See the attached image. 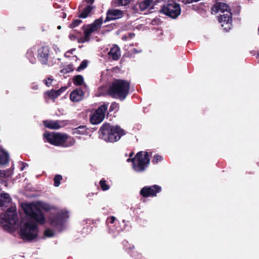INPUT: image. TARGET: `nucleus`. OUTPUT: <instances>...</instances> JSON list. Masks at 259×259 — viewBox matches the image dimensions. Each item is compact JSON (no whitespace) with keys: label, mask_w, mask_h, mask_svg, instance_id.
<instances>
[{"label":"nucleus","mask_w":259,"mask_h":259,"mask_svg":"<svg viewBox=\"0 0 259 259\" xmlns=\"http://www.w3.org/2000/svg\"><path fill=\"white\" fill-rule=\"evenodd\" d=\"M12 202L9 194H0V208L4 209L9 207L7 211L0 215V224L6 231L10 232L18 227V219L15 206H10Z\"/></svg>","instance_id":"obj_1"},{"label":"nucleus","mask_w":259,"mask_h":259,"mask_svg":"<svg viewBox=\"0 0 259 259\" xmlns=\"http://www.w3.org/2000/svg\"><path fill=\"white\" fill-rule=\"evenodd\" d=\"M53 208V207L49 203L41 201L24 205L25 214L30 217L40 224H44L46 222V218L41 210L48 211Z\"/></svg>","instance_id":"obj_2"},{"label":"nucleus","mask_w":259,"mask_h":259,"mask_svg":"<svg viewBox=\"0 0 259 259\" xmlns=\"http://www.w3.org/2000/svg\"><path fill=\"white\" fill-rule=\"evenodd\" d=\"M212 14L220 13L218 21L225 31H229L232 26V16L228 5L224 3H217L211 8Z\"/></svg>","instance_id":"obj_3"},{"label":"nucleus","mask_w":259,"mask_h":259,"mask_svg":"<svg viewBox=\"0 0 259 259\" xmlns=\"http://www.w3.org/2000/svg\"><path fill=\"white\" fill-rule=\"evenodd\" d=\"M26 217L21 220L20 235L23 240L30 241L37 236L38 229L33 219L26 215Z\"/></svg>","instance_id":"obj_4"},{"label":"nucleus","mask_w":259,"mask_h":259,"mask_svg":"<svg viewBox=\"0 0 259 259\" xmlns=\"http://www.w3.org/2000/svg\"><path fill=\"white\" fill-rule=\"evenodd\" d=\"M125 132L118 126L103 124L99 130L100 138L107 142L114 143L120 140L125 135Z\"/></svg>","instance_id":"obj_5"},{"label":"nucleus","mask_w":259,"mask_h":259,"mask_svg":"<svg viewBox=\"0 0 259 259\" xmlns=\"http://www.w3.org/2000/svg\"><path fill=\"white\" fill-rule=\"evenodd\" d=\"M130 83L124 80L117 79L110 85L108 93L114 98L124 100L128 94Z\"/></svg>","instance_id":"obj_6"},{"label":"nucleus","mask_w":259,"mask_h":259,"mask_svg":"<svg viewBox=\"0 0 259 259\" xmlns=\"http://www.w3.org/2000/svg\"><path fill=\"white\" fill-rule=\"evenodd\" d=\"M69 218L68 211L62 210L56 214H52L49 218L51 226L56 231L62 232L66 229Z\"/></svg>","instance_id":"obj_7"},{"label":"nucleus","mask_w":259,"mask_h":259,"mask_svg":"<svg viewBox=\"0 0 259 259\" xmlns=\"http://www.w3.org/2000/svg\"><path fill=\"white\" fill-rule=\"evenodd\" d=\"M159 11L172 19L177 18L181 12L180 6L174 0H168L166 2L162 3L159 5Z\"/></svg>","instance_id":"obj_8"},{"label":"nucleus","mask_w":259,"mask_h":259,"mask_svg":"<svg viewBox=\"0 0 259 259\" xmlns=\"http://www.w3.org/2000/svg\"><path fill=\"white\" fill-rule=\"evenodd\" d=\"M127 161L133 162V167L137 172L144 171L149 165L150 155L147 152H138L134 158H128Z\"/></svg>","instance_id":"obj_9"},{"label":"nucleus","mask_w":259,"mask_h":259,"mask_svg":"<svg viewBox=\"0 0 259 259\" xmlns=\"http://www.w3.org/2000/svg\"><path fill=\"white\" fill-rule=\"evenodd\" d=\"M103 23V18L102 17L96 19L93 23L83 27L84 36L79 38L78 42L79 43H84L88 42L90 40V36L92 33L99 30Z\"/></svg>","instance_id":"obj_10"},{"label":"nucleus","mask_w":259,"mask_h":259,"mask_svg":"<svg viewBox=\"0 0 259 259\" xmlns=\"http://www.w3.org/2000/svg\"><path fill=\"white\" fill-rule=\"evenodd\" d=\"M44 137L47 142L55 146L62 145L67 140V136L60 133H45Z\"/></svg>","instance_id":"obj_11"},{"label":"nucleus","mask_w":259,"mask_h":259,"mask_svg":"<svg viewBox=\"0 0 259 259\" xmlns=\"http://www.w3.org/2000/svg\"><path fill=\"white\" fill-rule=\"evenodd\" d=\"M108 103H104L96 110L90 118L92 124H97L103 120L108 107Z\"/></svg>","instance_id":"obj_12"},{"label":"nucleus","mask_w":259,"mask_h":259,"mask_svg":"<svg viewBox=\"0 0 259 259\" xmlns=\"http://www.w3.org/2000/svg\"><path fill=\"white\" fill-rule=\"evenodd\" d=\"M161 188L160 186L154 185L151 186H145L141 189L140 194L143 197H155L157 194L160 192Z\"/></svg>","instance_id":"obj_13"},{"label":"nucleus","mask_w":259,"mask_h":259,"mask_svg":"<svg viewBox=\"0 0 259 259\" xmlns=\"http://www.w3.org/2000/svg\"><path fill=\"white\" fill-rule=\"evenodd\" d=\"M119 222L114 216L108 217L106 220V224L108 228L109 232L114 236L117 235L122 229L118 225Z\"/></svg>","instance_id":"obj_14"},{"label":"nucleus","mask_w":259,"mask_h":259,"mask_svg":"<svg viewBox=\"0 0 259 259\" xmlns=\"http://www.w3.org/2000/svg\"><path fill=\"white\" fill-rule=\"evenodd\" d=\"M162 3V0H144L139 4L140 10L142 11L147 9L149 10H158L157 6H159V3Z\"/></svg>","instance_id":"obj_15"},{"label":"nucleus","mask_w":259,"mask_h":259,"mask_svg":"<svg viewBox=\"0 0 259 259\" xmlns=\"http://www.w3.org/2000/svg\"><path fill=\"white\" fill-rule=\"evenodd\" d=\"M37 58L43 65H47L49 57V49L47 47H42L37 50Z\"/></svg>","instance_id":"obj_16"},{"label":"nucleus","mask_w":259,"mask_h":259,"mask_svg":"<svg viewBox=\"0 0 259 259\" xmlns=\"http://www.w3.org/2000/svg\"><path fill=\"white\" fill-rule=\"evenodd\" d=\"M122 17V12L117 9L109 10L107 13V16L104 21L105 22L107 21L117 19Z\"/></svg>","instance_id":"obj_17"},{"label":"nucleus","mask_w":259,"mask_h":259,"mask_svg":"<svg viewBox=\"0 0 259 259\" xmlns=\"http://www.w3.org/2000/svg\"><path fill=\"white\" fill-rule=\"evenodd\" d=\"M84 95L83 91L80 89L73 90L70 95V99L73 102H79L81 100Z\"/></svg>","instance_id":"obj_18"},{"label":"nucleus","mask_w":259,"mask_h":259,"mask_svg":"<svg viewBox=\"0 0 259 259\" xmlns=\"http://www.w3.org/2000/svg\"><path fill=\"white\" fill-rule=\"evenodd\" d=\"M125 249L135 259H144L141 253L135 250V246L132 244L124 245Z\"/></svg>","instance_id":"obj_19"},{"label":"nucleus","mask_w":259,"mask_h":259,"mask_svg":"<svg viewBox=\"0 0 259 259\" xmlns=\"http://www.w3.org/2000/svg\"><path fill=\"white\" fill-rule=\"evenodd\" d=\"M94 7L91 5H88L82 9H80L78 17L80 18H86L90 16L92 11L93 10Z\"/></svg>","instance_id":"obj_20"},{"label":"nucleus","mask_w":259,"mask_h":259,"mask_svg":"<svg viewBox=\"0 0 259 259\" xmlns=\"http://www.w3.org/2000/svg\"><path fill=\"white\" fill-rule=\"evenodd\" d=\"M108 55L114 60H118L120 56V48L117 46L114 45L108 52Z\"/></svg>","instance_id":"obj_21"},{"label":"nucleus","mask_w":259,"mask_h":259,"mask_svg":"<svg viewBox=\"0 0 259 259\" xmlns=\"http://www.w3.org/2000/svg\"><path fill=\"white\" fill-rule=\"evenodd\" d=\"M44 123L46 127L51 129L58 130L61 127L60 122L58 121L46 120L44 121Z\"/></svg>","instance_id":"obj_22"},{"label":"nucleus","mask_w":259,"mask_h":259,"mask_svg":"<svg viewBox=\"0 0 259 259\" xmlns=\"http://www.w3.org/2000/svg\"><path fill=\"white\" fill-rule=\"evenodd\" d=\"M35 53L36 49L35 48H31L27 51L26 53L27 58L32 64H35L36 62V59L35 57Z\"/></svg>","instance_id":"obj_23"},{"label":"nucleus","mask_w":259,"mask_h":259,"mask_svg":"<svg viewBox=\"0 0 259 259\" xmlns=\"http://www.w3.org/2000/svg\"><path fill=\"white\" fill-rule=\"evenodd\" d=\"M9 159L8 153L0 148V165L7 164L9 161Z\"/></svg>","instance_id":"obj_24"},{"label":"nucleus","mask_w":259,"mask_h":259,"mask_svg":"<svg viewBox=\"0 0 259 259\" xmlns=\"http://www.w3.org/2000/svg\"><path fill=\"white\" fill-rule=\"evenodd\" d=\"M47 96L49 98L54 100L58 96H59V91H57L52 90L51 91H48L45 93V96L46 98Z\"/></svg>","instance_id":"obj_25"},{"label":"nucleus","mask_w":259,"mask_h":259,"mask_svg":"<svg viewBox=\"0 0 259 259\" xmlns=\"http://www.w3.org/2000/svg\"><path fill=\"white\" fill-rule=\"evenodd\" d=\"M73 82L74 85L79 86L83 84L84 79L82 75H77L73 77Z\"/></svg>","instance_id":"obj_26"},{"label":"nucleus","mask_w":259,"mask_h":259,"mask_svg":"<svg viewBox=\"0 0 259 259\" xmlns=\"http://www.w3.org/2000/svg\"><path fill=\"white\" fill-rule=\"evenodd\" d=\"M74 68L73 65L70 64L64 66V68L61 70L60 72L63 74H67L72 72Z\"/></svg>","instance_id":"obj_27"},{"label":"nucleus","mask_w":259,"mask_h":259,"mask_svg":"<svg viewBox=\"0 0 259 259\" xmlns=\"http://www.w3.org/2000/svg\"><path fill=\"white\" fill-rule=\"evenodd\" d=\"M74 134L84 135L87 132V128L84 126H80L74 130Z\"/></svg>","instance_id":"obj_28"},{"label":"nucleus","mask_w":259,"mask_h":259,"mask_svg":"<svg viewBox=\"0 0 259 259\" xmlns=\"http://www.w3.org/2000/svg\"><path fill=\"white\" fill-rule=\"evenodd\" d=\"M62 180V176L60 175H57L54 178V185L57 187L60 185V181Z\"/></svg>","instance_id":"obj_29"},{"label":"nucleus","mask_w":259,"mask_h":259,"mask_svg":"<svg viewBox=\"0 0 259 259\" xmlns=\"http://www.w3.org/2000/svg\"><path fill=\"white\" fill-rule=\"evenodd\" d=\"M100 185L103 191H107L109 189V186L106 183V181L102 179L100 181Z\"/></svg>","instance_id":"obj_30"},{"label":"nucleus","mask_w":259,"mask_h":259,"mask_svg":"<svg viewBox=\"0 0 259 259\" xmlns=\"http://www.w3.org/2000/svg\"><path fill=\"white\" fill-rule=\"evenodd\" d=\"M44 235L47 237H52L54 236L55 232L51 229H47L44 232Z\"/></svg>","instance_id":"obj_31"},{"label":"nucleus","mask_w":259,"mask_h":259,"mask_svg":"<svg viewBox=\"0 0 259 259\" xmlns=\"http://www.w3.org/2000/svg\"><path fill=\"white\" fill-rule=\"evenodd\" d=\"M88 64V62L87 60L82 61L80 65L78 67L77 71H80L81 70H83L87 67Z\"/></svg>","instance_id":"obj_32"},{"label":"nucleus","mask_w":259,"mask_h":259,"mask_svg":"<svg viewBox=\"0 0 259 259\" xmlns=\"http://www.w3.org/2000/svg\"><path fill=\"white\" fill-rule=\"evenodd\" d=\"M54 80V78L52 76H49L47 77L46 79H45L43 80V82L47 86V87H50L52 84V82Z\"/></svg>","instance_id":"obj_33"},{"label":"nucleus","mask_w":259,"mask_h":259,"mask_svg":"<svg viewBox=\"0 0 259 259\" xmlns=\"http://www.w3.org/2000/svg\"><path fill=\"white\" fill-rule=\"evenodd\" d=\"M82 21L80 19H75L73 21V22L69 25V28L73 29L77 26H78L81 23Z\"/></svg>","instance_id":"obj_34"},{"label":"nucleus","mask_w":259,"mask_h":259,"mask_svg":"<svg viewBox=\"0 0 259 259\" xmlns=\"http://www.w3.org/2000/svg\"><path fill=\"white\" fill-rule=\"evenodd\" d=\"M162 157L160 155H159L158 154H155L154 156L153 160H152V162L153 163H158L159 161H161L162 160Z\"/></svg>","instance_id":"obj_35"},{"label":"nucleus","mask_w":259,"mask_h":259,"mask_svg":"<svg viewBox=\"0 0 259 259\" xmlns=\"http://www.w3.org/2000/svg\"><path fill=\"white\" fill-rule=\"evenodd\" d=\"M118 5L120 6H127L130 2L131 0H117Z\"/></svg>","instance_id":"obj_36"},{"label":"nucleus","mask_w":259,"mask_h":259,"mask_svg":"<svg viewBox=\"0 0 259 259\" xmlns=\"http://www.w3.org/2000/svg\"><path fill=\"white\" fill-rule=\"evenodd\" d=\"M118 107V104L116 102H113L110 105L109 111L110 112L113 111L115 109H116Z\"/></svg>","instance_id":"obj_37"},{"label":"nucleus","mask_w":259,"mask_h":259,"mask_svg":"<svg viewBox=\"0 0 259 259\" xmlns=\"http://www.w3.org/2000/svg\"><path fill=\"white\" fill-rule=\"evenodd\" d=\"M30 88L33 90H37L38 89V85L35 82H33L30 85Z\"/></svg>","instance_id":"obj_38"},{"label":"nucleus","mask_w":259,"mask_h":259,"mask_svg":"<svg viewBox=\"0 0 259 259\" xmlns=\"http://www.w3.org/2000/svg\"><path fill=\"white\" fill-rule=\"evenodd\" d=\"M74 30L69 34V38L71 40H75L76 39V36L74 35Z\"/></svg>","instance_id":"obj_39"},{"label":"nucleus","mask_w":259,"mask_h":259,"mask_svg":"<svg viewBox=\"0 0 259 259\" xmlns=\"http://www.w3.org/2000/svg\"><path fill=\"white\" fill-rule=\"evenodd\" d=\"M67 88L66 87H63V88H61V89H60L59 90H57V91H59V96L63 93L66 90Z\"/></svg>","instance_id":"obj_40"},{"label":"nucleus","mask_w":259,"mask_h":259,"mask_svg":"<svg viewBox=\"0 0 259 259\" xmlns=\"http://www.w3.org/2000/svg\"><path fill=\"white\" fill-rule=\"evenodd\" d=\"M132 52L134 54H137L142 52V50H137L136 49H133Z\"/></svg>","instance_id":"obj_41"},{"label":"nucleus","mask_w":259,"mask_h":259,"mask_svg":"<svg viewBox=\"0 0 259 259\" xmlns=\"http://www.w3.org/2000/svg\"><path fill=\"white\" fill-rule=\"evenodd\" d=\"M22 166L20 168V170L21 171L23 170L25 168V167L28 165V164L27 163H25L24 162H22Z\"/></svg>","instance_id":"obj_42"},{"label":"nucleus","mask_w":259,"mask_h":259,"mask_svg":"<svg viewBox=\"0 0 259 259\" xmlns=\"http://www.w3.org/2000/svg\"><path fill=\"white\" fill-rule=\"evenodd\" d=\"M88 5H91L92 6L95 0H84Z\"/></svg>","instance_id":"obj_43"},{"label":"nucleus","mask_w":259,"mask_h":259,"mask_svg":"<svg viewBox=\"0 0 259 259\" xmlns=\"http://www.w3.org/2000/svg\"><path fill=\"white\" fill-rule=\"evenodd\" d=\"M127 35L128 36V38H132L134 37L135 35V33H132V32L128 33L127 34Z\"/></svg>","instance_id":"obj_44"},{"label":"nucleus","mask_w":259,"mask_h":259,"mask_svg":"<svg viewBox=\"0 0 259 259\" xmlns=\"http://www.w3.org/2000/svg\"><path fill=\"white\" fill-rule=\"evenodd\" d=\"M128 39V37L127 34H125L122 36V39L123 40H127Z\"/></svg>","instance_id":"obj_45"},{"label":"nucleus","mask_w":259,"mask_h":259,"mask_svg":"<svg viewBox=\"0 0 259 259\" xmlns=\"http://www.w3.org/2000/svg\"><path fill=\"white\" fill-rule=\"evenodd\" d=\"M66 14H65V13H64V14H63V18H66Z\"/></svg>","instance_id":"obj_46"},{"label":"nucleus","mask_w":259,"mask_h":259,"mask_svg":"<svg viewBox=\"0 0 259 259\" xmlns=\"http://www.w3.org/2000/svg\"><path fill=\"white\" fill-rule=\"evenodd\" d=\"M57 28L58 29H60L61 28V26L59 25L58 27H57Z\"/></svg>","instance_id":"obj_47"},{"label":"nucleus","mask_w":259,"mask_h":259,"mask_svg":"<svg viewBox=\"0 0 259 259\" xmlns=\"http://www.w3.org/2000/svg\"><path fill=\"white\" fill-rule=\"evenodd\" d=\"M133 153H131L130 155V157H131L133 156Z\"/></svg>","instance_id":"obj_48"},{"label":"nucleus","mask_w":259,"mask_h":259,"mask_svg":"<svg viewBox=\"0 0 259 259\" xmlns=\"http://www.w3.org/2000/svg\"><path fill=\"white\" fill-rule=\"evenodd\" d=\"M258 58H259V53L258 54Z\"/></svg>","instance_id":"obj_49"}]
</instances>
